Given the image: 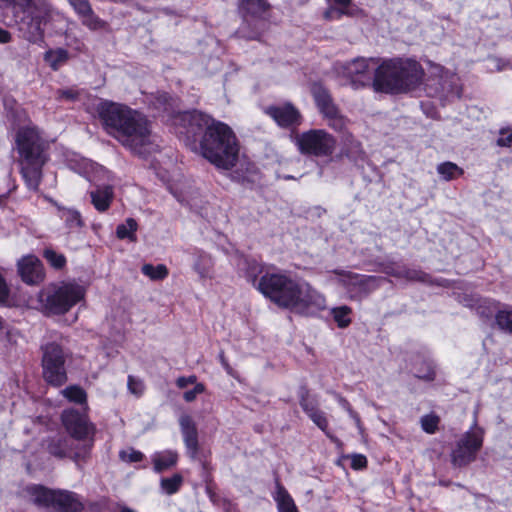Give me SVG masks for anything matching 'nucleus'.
<instances>
[{"mask_svg":"<svg viewBox=\"0 0 512 512\" xmlns=\"http://www.w3.org/2000/svg\"><path fill=\"white\" fill-rule=\"evenodd\" d=\"M174 123L181 126L192 149L219 169L229 170L236 165L239 148L229 126L215 121L199 111H188L175 116Z\"/></svg>","mask_w":512,"mask_h":512,"instance_id":"f257e3e1","label":"nucleus"},{"mask_svg":"<svg viewBox=\"0 0 512 512\" xmlns=\"http://www.w3.org/2000/svg\"><path fill=\"white\" fill-rule=\"evenodd\" d=\"M253 265L248 273L256 289L272 302L292 312L310 315L326 308L324 294L302 279H295L281 271H266L257 281Z\"/></svg>","mask_w":512,"mask_h":512,"instance_id":"f03ea898","label":"nucleus"},{"mask_svg":"<svg viewBox=\"0 0 512 512\" xmlns=\"http://www.w3.org/2000/svg\"><path fill=\"white\" fill-rule=\"evenodd\" d=\"M97 113L105 131L123 146L143 154L150 141V127L145 116L126 105L102 101Z\"/></svg>","mask_w":512,"mask_h":512,"instance_id":"7ed1b4c3","label":"nucleus"},{"mask_svg":"<svg viewBox=\"0 0 512 512\" xmlns=\"http://www.w3.org/2000/svg\"><path fill=\"white\" fill-rule=\"evenodd\" d=\"M424 77L419 62L411 58L383 60L375 69L373 88L377 92L399 94L415 89Z\"/></svg>","mask_w":512,"mask_h":512,"instance_id":"20e7f679","label":"nucleus"},{"mask_svg":"<svg viewBox=\"0 0 512 512\" xmlns=\"http://www.w3.org/2000/svg\"><path fill=\"white\" fill-rule=\"evenodd\" d=\"M16 146L20 155L21 174L30 190H37L46 162L45 143L39 129L29 124L16 133Z\"/></svg>","mask_w":512,"mask_h":512,"instance_id":"39448f33","label":"nucleus"},{"mask_svg":"<svg viewBox=\"0 0 512 512\" xmlns=\"http://www.w3.org/2000/svg\"><path fill=\"white\" fill-rule=\"evenodd\" d=\"M85 296V289L73 282L61 283L44 290L40 300L48 314L59 315L69 311Z\"/></svg>","mask_w":512,"mask_h":512,"instance_id":"423d86ee","label":"nucleus"},{"mask_svg":"<svg viewBox=\"0 0 512 512\" xmlns=\"http://www.w3.org/2000/svg\"><path fill=\"white\" fill-rule=\"evenodd\" d=\"M82 173L88 181L96 186V189L90 192L92 204L99 212L106 211L114 197L113 187L110 184L112 181L111 173L103 166L90 160L83 161Z\"/></svg>","mask_w":512,"mask_h":512,"instance_id":"0eeeda50","label":"nucleus"},{"mask_svg":"<svg viewBox=\"0 0 512 512\" xmlns=\"http://www.w3.org/2000/svg\"><path fill=\"white\" fill-rule=\"evenodd\" d=\"M295 144L304 155L328 158L335 152L337 140L325 129H310L296 135Z\"/></svg>","mask_w":512,"mask_h":512,"instance_id":"6e6552de","label":"nucleus"},{"mask_svg":"<svg viewBox=\"0 0 512 512\" xmlns=\"http://www.w3.org/2000/svg\"><path fill=\"white\" fill-rule=\"evenodd\" d=\"M332 273L349 294L350 299L361 300L376 290L382 278L376 276L361 275L346 270H334Z\"/></svg>","mask_w":512,"mask_h":512,"instance_id":"1a4fd4ad","label":"nucleus"},{"mask_svg":"<svg viewBox=\"0 0 512 512\" xmlns=\"http://www.w3.org/2000/svg\"><path fill=\"white\" fill-rule=\"evenodd\" d=\"M65 358L66 354L58 344L50 343L44 347L43 376L49 384L61 386L66 382Z\"/></svg>","mask_w":512,"mask_h":512,"instance_id":"9d476101","label":"nucleus"},{"mask_svg":"<svg viewBox=\"0 0 512 512\" xmlns=\"http://www.w3.org/2000/svg\"><path fill=\"white\" fill-rule=\"evenodd\" d=\"M483 444V430L474 427L467 431L458 441L456 448L452 451V463L455 466H465L476 459V455Z\"/></svg>","mask_w":512,"mask_h":512,"instance_id":"9b49d317","label":"nucleus"},{"mask_svg":"<svg viewBox=\"0 0 512 512\" xmlns=\"http://www.w3.org/2000/svg\"><path fill=\"white\" fill-rule=\"evenodd\" d=\"M376 65L374 58H355L341 66V72L347 77L355 87H364L369 85L373 79L371 69Z\"/></svg>","mask_w":512,"mask_h":512,"instance_id":"f8f14e48","label":"nucleus"},{"mask_svg":"<svg viewBox=\"0 0 512 512\" xmlns=\"http://www.w3.org/2000/svg\"><path fill=\"white\" fill-rule=\"evenodd\" d=\"M265 113L283 128L299 126L303 120L300 111L290 102L269 106Z\"/></svg>","mask_w":512,"mask_h":512,"instance_id":"ddd939ff","label":"nucleus"},{"mask_svg":"<svg viewBox=\"0 0 512 512\" xmlns=\"http://www.w3.org/2000/svg\"><path fill=\"white\" fill-rule=\"evenodd\" d=\"M62 421L71 436L78 440L87 438L93 431V426L88 422L87 417L73 409L63 412Z\"/></svg>","mask_w":512,"mask_h":512,"instance_id":"4468645a","label":"nucleus"},{"mask_svg":"<svg viewBox=\"0 0 512 512\" xmlns=\"http://www.w3.org/2000/svg\"><path fill=\"white\" fill-rule=\"evenodd\" d=\"M180 431L188 456L196 460L199 452L198 430L195 421L188 414L179 417Z\"/></svg>","mask_w":512,"mask_h":512,"instance_id":"2eb2a0df","label":"nucleus"},{"mask_svg":"<svg viewBox=\"0 0 512 512\" xmlns=\"http://www.w3.org/2000/svg\"><path fill=\"white\" fill-rule=\"evenodd\" d=\"M18 273L21 279L29 284L42 281L44 274L40 260L34 255H27L18 261Z\"/></svg>","mask_w":512,"mask_h":512,"instance_id":"dca6fc26","label":"nucleus"},{"mask_svg":"<svg viewBox=\"0 0 512 512\" xmlns=\"http://www.w3.org/2000/svg\"><path fill=\"white\" fill-rule=\"evenodd\" d=\"M51 509L56 512H84V504L76 493L56 490Z\"/></svg>","mask_w":512,"mask_h":512,"instance_id":"f3484780","label":"nucleus"},{"mask_svg":"<svg viewBox=\"0 0 512 512\" xmlns=\"http://www.w3.org/2000/svg\"><path fill=\"white\" fill-rule=\"evenodd\" d=\"M56 490L46 488L42 485H28L24 488L23 493L35 505L43 508L51 509Z\"/></svg>","mask_w":512,"mask_h":512,"instance_id":"a211bd4d","label":"nucleus"},{"mask_svg":"<svg viewBox=\"0 0 512 512\" xmlns=\"http://www.w3.org/2000/svg\"><path fill=\"white\" fill-rule=\"evenodd\" d=\"M431 68L432 73L440 77L443 91H447V93H451L457 97L461 96V90L457 83V77L453 73L436 64L431 65Z\"/></svg>","mask_w":512,"mask_h":512,"instance_id":"6ab92c4d","label":"nucleus"},{"mask_svg":"<svg viewBox=\"0 0 512 512\" xmlns=\"http://www.w3.org/2000/svg\"><path fill=\"white\" fill-rule=\"evenodd\" d=\"M273 499L277 504L278 512H299L293 498L278 480L275 482Z\"/></svg>","mask_w":512,"mask_h":512,"instance_id":"aec40b11","label":"nucleus"},{"mask_svg":"<svg viewBox=\"0 0 512 512\" xmlns=\"http://www.w3.org/2000/svg\"><path fill=\"white\" fill-rule=\"evenodd\" d=\"M151 460L153 463L154 471L157 473H161L165 470H168L174 467L178 461V454L173 450H164L160 452H155L151 456Z\"/></svg>","mask_w":512,"mask_h":512,"instance_id":"412c9836","label":"nucleus"},{"mask_svg":"<svg viewBox=\"0 0 512 512\" xmlns=\"http://www.w3.org/2000/svg\"><path fill=\"white\" fill-rule=\"evenodd\" d=\"M193 268L201 278H210L213 268L211 256L204 251L197 250L194 253Z\"/></svg>","mask_w":512,"mask_h":512,"instance_id":"4be33fe9","label":"nucleus"},{"mask_svg":"<svg viewBox=\"0 0 512 512\" xmlns=\"http://www.w3.org/2000/svg\"><path fill=\"white\" fill-rule=\"evenodd\" d=\"M239 8L246 15L261 18L268 10L269 5L265 0H240Z\"/></svg>","mask_w":512,"mask_h":512,"instance_id":"5701e85b","label":"nucleus"},{"mask_svg":"<svg viewBox=\"0 0 512 512\" xmlns=\"http://www.w3.org/2000/svg\"><path fill=\"white\" fill-rule=\"evenodd\" d=\"M82 25L87 27L89 30L96 31L106 29L108 24L106 21L98 17L93 11L92 7L87 10L84 14L79 16Z\"/></svg>","mask_w":512,"mask_h":512,"instance_id":"b1692460","label":"nucleus"},{"mask_svg":"<svg viewBox=\"0 0 512 512\" xmlns=\"http://www.w3.org/2000/svg\"><path fill=\"white\" fill-rule=\"evenodd\" d=\"M384 272L386 274H388V275H392V276H395V277H402V278H405V279H408V280H411V281H421V282H424V281H426V278H427L426 274H424L421 271L412 270V269H406V268L394 269V268L386 267L384 269Z\"/></svg>","mask_w":512,"mask_h":512,"instance_id":"393cba45","label":"nucleus"},{"mask_svg":"<svg viewBox=\"0 0 512 512\" xmlns=\"http://www.w3.org/2000/svg\"><path fill=\"white\" fill-rule=\"evenodd\" d=\"M58 215L69 229L79 228L83 225L81 215L77 210L58 207Z\"/></svg>","mask_w":512,"mask_h":512,"instance_id":"a878e982","label":"nucleus"},{"mask_svg":"<svg viewBox=\"0 0 512 512\" xmlns=\"http://www.w3.org/2000/svg\"><path fill=\"white\" fill-rule=\"evenodd\" d=\"M311 93L319 112L334 103L327 89L320 84H314Z\"/></svg>","mask_w":512,"mask_h":512,"instance_id":"bb28decb","label":"nucleus"},{"mask_svg":"<svg viewBox=\"0 0 512 512\" xmlns=\"http://www.w3.org/2000/svg\"><path fill=\"white\" fill-rule=\"evenodd\" d=\"M49 453L58 458H65L72 456V449L70 440L67 438H60L53 441L48 446Z\"/></svg>","mask_w":512,"mask_h":512,"instance_id":"cd10ccee","label":"nucleus"},{"mask_svg":"<svg viewBox=\"0 0 512 512\" xmlns=\"http://www.w3.org/2000/svg\"><path fill=\"white\" fill-rule=\"evenodd\" d=\"M437 172L445 181H450L461 176L464 171L453 162H444L437 166Z\"/></svg>","mask_w":512,"mask_h":512,"instance_id":"c85d7f7f","label":"nucleus"},{"mask_svg":"<svg viewBox=\"0 0 512 512\" xmlns=\"http://www.w3.org/2000/svg\"><path fill=\"white\" fill-rule=\"evenodd\" d=\"M137 222L133 218H128L125 223L117 226L116 235L119 239L136 240Z\"/></svg>","mask_w":512,"mask_h":512,"instance_id":"c756f323","label":"nucleus"},{"mask_svg":"<svg viewBox=\"0 0 512 512\" xmlns=\"http://www.w3.org/2000/svg\"><path fill=\"white\" fill-rule=\"evenodd\" d=\"M68 59V52L64 49L48 50L44 60L53 70H57Z\"/></svg>","mask_w":512,"mask_h":512,"instance_id":"7c9ffc66","label":"nucleus"},{"mask_svg":"<svg viewBox=\"0 0 512 512\" xmlns=\"http://www.w3.org/2000/svg\"><path fill=\"white\" fill-rule=\"evenodd\" d=\"M352 309L346 305L334 307L331 309V314L339 328H346L351 323Z\"/></svg>","mask_w":512,"mask_h":512,"instance_id":"2f4dec72","label":"nucleus"},{"mask_svg":"<svg viewBox=\"0 0 512 512\" xmlns=\"http://www.w3.org/2000/svg\"><path fill=\"white\" fill-rule=\"evenodd\" d=\"M172 193L180 203L189 205L191 207L195 205L194 200L198 195V192L192 189V187L189 185H185L180 189H172Z\"/></svg>","mask_w":512,"mask_h":512,"instance_id":"473e14b6","label":"nucleus"},{"mask_svg":"<svg viewBox=\"0 0 512 512\" xmlns=\"http://www.w3.org/2000/svg\"><path fill=\"white\" fill-rule=\"evenodd\" d=\"M183 483V477L180 474H174L172 477L162 478L160 487L167 495H173L179 491Z\"/></svg>","mask_w":512,"mask_h":512,"instance_id":"72a5a7b5","label":"nucleus"},{"mask_svg":"<svg viewBox=\"0 0 512 512\" xmlns=\"http://www.w3.org/2000/svg\"><path fill=\"white\" fill-rule=\"evenodd\" d=\"M61 393L70 402H74L77 404H86L87 394L79 386H76V385L68 386L67 388L63 389L61 391Z\"/></svg>","mask_w":512,"mask_h":512,"instance_id":"f704fd0d","label":"nucleus"},{"mask_svg":"<svg viewBox=\"0 0 512 512\" xmlns=\"http://www.w3.org/2000/svg\"><path fill=\"white\" fill-rule=\"evenodd\" d=\"M141 270L142 273L151 280H162L168 276V269L163 264H159L157 266L145 264L142 266Z\"/></svg>","mask_w":512,"mask_h":512,"instance_id":"c9c22d12","label":"nucleus"},{"mask_svg":"<svg viewBox=\"0 0 512 512\" xmlns=\"http://www.w3.org/2000/svg\"><path fill=\"white\" fill-rule=\"evenodd\" d=\"M345 142L349 145L348 147V156L352 157L354 160H364L366 154L362 149L361 143L354 139L351 134H348L345 138Z\"/></svg>","mask_w":512,"mask_h":512,"instance_id":"e433bc0d","label":"nucleus"},{"mask_svg":"<svg viewBox=\"0 0 512 512\" xmlns=\"http://www.w3.org/2000/svg\"><path fill=\"white\" fill-rule=\"evenodd\" d=\"M496 322L501 329L512 333V308L498 311L496 314Z\"/></svg>","mask_w":512,"mask_h":512,"instance_id":"4c0bfd02","label":"nucleus"},{"mask_svg":"<svg viewBox=\"0 0 512 512\" xmlns=\"http://www.w3.org/2000/svg\"><path fill=\"white\" fill-rule=\"evenodd\" d=\"M44 257L50 263V265L56 269H61L66 265L65 256L54 251L53 249H46L44 251Z\"/></svg>","mask_w":512,"mask_h":512,"instance_id":"58836bf2","label":"nucleus"},{"mask_svg":"<svg viewBox=\"0 0 512 512\" xmlns=\"http://www.w3.org/2000/svg\"><path fill=\"white\" fill-rule=\"evenodd\" d=\"M439 422L440 418L433 413L422 416L420 420L422 429L429 434L436 432Z\"/></svg>","mask_w":512,"mask_h":512,"instance_id":"ea45409f","label":"nucleus"},{"mask_svg":"<svg viewBox=\"0 0 512 512\" xmlns=\"http://www.w3.org/2000/svg\"><path fill=\"white\" fill-rule=\"evenodd\" d=\"M119 458L125 463H136L144 459V454L134 448H128L119 452Z\"/></svg>","mask_w":512,"mask_h":512,"instance_id":"a19ab883","label":"nucleus"},{"mask_svg":"<svg viewBox=\"0 0 512 512\" xmlns=\"http://www.w3.org/2000/svg\"><path fill=\"white\" fill-rule=\"evenodd\" d=\"M55 97L58 101L75 102L79 99V91L73 87L58 89Z\"/></svg>","mask_w":512,"mask_h":512,"instance_id":"79ce46f5","label":"nucleus"},{"mask_svg":"<svg viewBox=\"0 0 512 512\" xmlns=\"http://www.w3.org/2000/svg\"><path fill=\"white\" fill-rule=\"evenodd\" d=\"M308 417L313 421V423L319 429H321L323 432H325L326 435L330 436V434L328 432V420L323 411H321L319 408H317Z\"/></svg>","mask_w":512,"mask_h":512,"instance_id":"37998d69","label":"nucleus"},{"mask_svg":"<svg viewBox=\"0 0 512 512\" xmlns=\"http://www.w3.org/2000/svg\"><path fill=\"white\" fill-rule=\"evenodd\" d=\"M127 386H128V390L130 391V393H132L133 395H135L137 397L141 396L145 390V385H144L143 380L140 378L131 376V375L128 377Z\"/></svg>","mask_w":512,"mask_h":512,"instance_id":"c03bdc74","label":"nucleus"},{"mask_svg":"<svg viewBox=\"0 0 512 512\" xmlns=\"http://www.w3.org/2000/svg\"><path fill=\"white\" fill-rule=\"evenodd\" d=\"M348 119L341 113L327 122V125L336 132H345L348 126Z\"/></svg>","mask_w":512,"mask_h":512,"instance_id":"a18cd8bd","label":"nucleus"},{"mask_svg":"<svg viewBox=\"0 0 512 512\" xmlns=\"http://www.w3.org/2000/svg\"><path fill=\"white\" fill-rule=\"evenodd\" d=\"M337 400H338V403L340 404V406L345 409L349 416L354 420L356 426L360 429L361 428V420H360V417L359 415L352 409L350 403L345 399L343 398L342 396L340 395H337Z\"/></svg>","mask_w":512,"mask_h":512,"instance_id":"49530a36","label":"nucleus"},{"mask_svg":"<svg viewBox=\"0 0 512 512\" xmlns=\"http://www.w3.org/2000/svg\"><path fill=\"white\" fill-rule=\"evenodd\" d=\"M205 390H206L205 385L203 383L198 382L194 385L193 389L188 390L183 393V399L188 403L193 402L196 399V397L199 394L204 393Z\"/></svg>","mask_w":512,"mask_h":512,"instance_id":"de8ad7c7","label":"nucleus"},{"mask_svg":"<svg viewBox=\"0 0 512 512\" xmlns=\"http://www.w3.org/2000/svg\"><path fill=\"white\" fill-rule=\"evenodd\" d=\"M69 4L74 9L75 13L79 16L84 14L87 10L91 8V5L88 0H67Z\"/></svg>","mask_w":512,"mask_h":512,"instance_id":"09e8293b","label":"nucleus"},{"mask_svg":"<svg viewBox=\"0 0 512 512\" xmlns=\"http://www.w3.org/2000/svg\"><path fill=\"white\" fill-rule=\"evenodd\" d=\"M300 405L304 412L309 416L312 412H314L318 408L317 402L310 398L308 395H303L300 400Z\"/></svg>","mask_w":512,"mask_h":512,"instance_id":"8fccbe9b","label":"nucleus"},{"mask_svg":"<svg viewBox=\"0 0 512 512\" xmlns=\"http://www.w3.org/2000/svg\"><path fill=\"white\" fill-rule=\"evenodd\" d=\"M497 145L500 147H509L512 145V130L501 129L500 136L497 139Z\"/></svg>","mask_w":512,"mask_h":512,"instance_id":"3c124183","label":"nucleus"},{"mask_svg":"<svg viewBox=\"0 0 512 512\" xmlns=\"http://www.w3.org/2000/svg\"><path fill=\"white\" fill-rule=\"evenodd\" d=\"M424 365L426 366V370L421 371V370L416 369V372H415L416 377L419 379L426 380V381L434 380V378H435L434 368L429 363H424Z\"/></svg>","mask_w":512,"mask_h":512,"instance_id":"603ef678","label":"nucleus"},{"mask_svg":"<svg viewBox=\"0 0 512 512\" xmlns=\"http://www.w3.org/2000/svg\"><path fill=\"white\" fill-rule=\"evenodd\" d=\"M350 459L351 467L355 470L363 469L367 466V458L362 454H352Z\"/></svg>","mask_w":512,"mask_h":512,"instance_id":"864d4df0","label":"nucleus"},{"mask_svg":"<svg viewBox=\"0 0 512 512\" xmlns=\"http://www.w3.org/2000/svg\"><path fill=\"white\" fill-rule=\"evenodd\" d=\"M197 382L196 375L180 376L176 379V386L179 389H184L189 385H195Z\"/></svg>","mask_w":512,"mask_h":512,"instance_id":"5fc2aeb1","label":"nucleus"},{"mask_svg":"<svg viewBox=\"0 0 512 512\" xmlns=\"http://www.w3.org/2000/svg\"><path fill=\"white\" fill-rule=\"evenodd\" d=\"M323 118L326 120V122L330 121L332 118L336 117L338 114H340L339 109L337 106L333 103L332 105L322 109L320 111Z\"/></svg>","mask_w":512,"mask_h":512,"instance_id":"6e6d98bb","label":"nucleus"},{"mask_svg":"<svg viewBox=\"0 0 512 512\" xmlns=\"http://www.w3.org/2000/svg\"><path fill=\"white\" fill-rule=\"evenodd\" d=\"M323 118L326 120V122L330 121L332 118L336 117L338 114H340L339 109L337 106L333 103L332 105L322 109L320 111Z\"/></svg>","mask_w":512,"mask_h":512,"instance_id":"4d7b16f0","label":"nucleus"},{"mask_svg":"<svg viewBox=\"0 0 512 512\" xmlns=\"http://www.w3.org/2000/svg\"><path fill=\"white\" fill-rule=\"evenodd\" d=\"M343 14H346L345 10L330 7L324 12L323 16L326 20H333L340 19Z\"/></svg>","mask_w":512,"mask_h":512,"instance_id":"13d9d810","label":"nucleus"},{"mask_svg":"<svg viewBox=\"0 0 512 512\" xmlns=\"http://www.w3.org/2000/svg\"><path fill=\"white\" fill-rule=\"evenodd\" d=\"M8 297V287L7 284L0 274V302L5 301Z\"/></svg>","mask_w":512,"mask_h":512,"instance_id":"bf43d9fd","label":"nucleus"},{"mask_svg":"<svg viewBox=\"0 0 512 512\" xmlns=\"http://www.w3.org/2000/svg\"><path fill=\"white\" fill-rule=\"evenodd\" d=\"M12 39V36L10 32H8L5 29L0 28V44H5L10 42Z\"/></svg>","mask_w":512,"mask_h":512,"instance_id":"052dcab7","label":"nucleus"},{"mask_svg":"<svg viewBox=\"0 0 512 512\" xmlns=\"http://www.w3.org/2000/svg\"><path fill=\"white\" fill-rule=\"evenodd\" d=\"M121 512H135V511L130 508L124 507L121 509Z\"/></svg>","mask_w":512,"mask_h":512,"instance_id":"680f3d73","label":"nucleus"},{"mask_svg":"<svg viewBox=\"0 0 512 512\" xmlns=\"http://www.w3.org/2000/svg\"><path fill=\"white\" fill-rule=\"evenodd\" d=\"M250 38H257V35L256 34H253V35H249Z\"/></svg>","mask_w":512,"mask_h":512,"instance_id":"e2e57ef3","label":"nucleus"},{"mask_svg":"<svg viewBox=\"0 0 512 512\" xmlns=\"http://www.w3.org/2000/svg\"><path fill=\"white\" fill-rule=\"evenodd\" d=\"M74 457H75V458H78V457H79V454H78V453H74Z\"/></svg>","mask_w":512,"mask_h":512,"instance_id":"0e129e2a","label":"nucleus"}]
</instances>
